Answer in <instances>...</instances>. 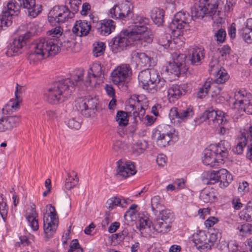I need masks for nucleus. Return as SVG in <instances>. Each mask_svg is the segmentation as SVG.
<instances>
[{
  "instance_id": "nucleus-54",
  "label": "nucleus",
  "mask_w": 252,
  "mask_h": 252,
  "mask_svg": "<svg viewBox=\"0 0 252 252\" xmlns=\"http://www.w3.org/2000/svg\"><path fill=\"white\" fill-rule=\"evenodd\" d=\"M8 210V207L5 201L4 200L2 196H0V214L3 217L6 215Z\"/></svg>"
},
{
  "instance_id": "nucleus-28",
  "label": "nucleus",
  "mask_w": 252,
  "mask_h": 252,
  "mask_svg": "<svg viewBox=\"0 0 252 252\" xmlns=\"http://www.w3.org/2000/svg\"><path fill=\"white\" fill-rule=\"evenodd\" d=\"M28 42L21 35L14 39L13 42L7 47L6 54L8 56H15L22 53L23 47Z\"/></svg>"
},
{
  "instance_id": "nucleus-15",
  "label": "nucleus",
  "mask_w": 252,
  "mask_h": 252,
  "mask_svg": "<svg viewBox=\"0 0 252 252\" xmlns=\"http://www.w3.org/2000/svg\"><path fill=\"white\" fill-rule=\"evenodd\" d=\"M104 78V73L102 66L99 63H95L88 70L84 84L86 87L94 86L96 84L103 82Z\"/></svg>"
},
{
  "instance_id": "nucleus-24",
  "label": "nucleus",
  "mask_w": 252,
  "mask_h": 252,
  "mask_svg": "<svg viewBox=\"0 0 252 252\" xmlns=\"http://www.w3.org/2000/svg\"><path fill=\"white\" fill-rule=\"evenodd\" d=\"M202 162L204 165L210 167L217 166L219 165V163H222L220 159H219V158L212 147L210 149L204 150Z\"/></svg>"
},
{
  "instance_id": "nucleus-18",
  "label": "nucleus",
  "mask_w": 252,
  "mask_h": 252,
  "mask_svg": "<svg viewBox=\"0 0 252 252\" xmlns=\"http://www.w3.org/2000/svg\"><path fill=\"white\" fill-rule=\"evenodd\" d=\"M191 19L188 13L184 11L178 12L175 15L173 20L169 24V28L173 32L176 30H181L185 25L189 23Z\"/></svg>"
},
{
  "instance_id": "nucleus-52",
  "label": "nucleus",
  "mask_w": 252,
  "mask_h": 252,
  "mask_svg": "<svg viewBox=\"0 0 252 252\" xmlns=\"http://www.w3.org/2000/svg\"><path fill=\"white\" fill-rule=\"evenodd\" d=\"M126 148V144L121 140H116L112 146L113 150L117 153H122Z\"/></svg>"
},
{
  "instance_id": "nucleus-56",
  "label": "nucleus",
  "mask_w": 252,
  "mask_h": 252,
  "mask_svg": "<svg viewBox=\"0 0 252 252\" xmlns=\"http://www.w3.org/2000/svg\"><path fill=\"white\" fill-rule=\"evenodd\" d=\"M237 229L239 230L240 234L244 235L251 231V226L249 223H245L238 226Z\"/></svg>"
},
{
  "instance_id": "nucleus-38",
  "label": "nucleus",
  "mask_w": 252,
  "mask_h": 252,
  "mask_svg": "<svg viewBox=\"0 0 252 252\" xmlns=\"http://www.w3.org/2000/svg\"><path fill=\"white\" fill-rule=\"evenodd\" d=\"M219 182L224 187H227L232 180L231 175L227 170L222 168L219 170Z\"/></svg>"
},
{
  "instance_id": "nucleus-39",
  "label": "nucleus",
  "mask_w": 252,
  "mask_h": 252,
  "mask_svg": "<svg viewBox=\"0 0 252 252\" xmlns=\"http://www.w3.org/2000/svg\"><path fill=\"white\" fill-rule=\"evenodd\" d=\"M151 17L158 26L161 25L164 22V12L162 9L154 8L151 11Z\"/></svg>"
},
{
  "instance_id": "nucleus-31",
  "label": "nucleus",
  "mask_w": 252,
  "mask_h": 252,
  "mask_svg": "<svg viewBox=\"0 0 252 252\" xmlns=\"http://www.w3.org/2000/svg\"><path fill=\"white\" fill-rule=\"evenodd\" d=\"M239 33L246 42L252 43V18L247 19L245 27L240 30Z\"/></svg>"
},
{
  "instance_id": "nucleus-37",
  "label": "nucleus",
  "mask_w": 252,
  "mask_h": 252,
  "mask_svg": "<svg viewBox=\"0 0 252 252\" xmlns=\"http://www.w3.org/2000/svg\"><path fill=\"white\" fill-rule=\"evenodd\" d=\"M126 12V14L123 11V9L120 7L116 5L111 8L109 12V16L115 19H120L125 20L127 16H128V11Z\"/></svg>"
},
{
  "instance_id": "nucleus-7",
  "label": "nucleus",
  "mask_w": 252,
  "mask_h": 252,
  "mask_svg": "<svg viewBox=\"0 0 252 252\" xmlns=\"http://www.w3.org/2000/svg\"><path fill=\"white\" fill-rule=\"evenodd\" d=\"M159 214L154 220L153 228L158 232L166 233L170 230L171 224L174 221L173 212L168 209L160 210Z\"/></svg>"
},
{
  "instance_id": "nucleus-13",
  "label": "nucleus",
  "mask_w": 252,
  "mask_h": 252,
  "mask_svg": "<svg viewBox=\"0 0 252 252\" xmlns=\"http://www.w3.org/2000/svg\"><path fill=\"white\" fill-rule=\"evenodd\" d=\"M234 98V104L238 107L240 112H245L248 114H252V95L250 93L247 92L245 90H240L235 92Z\"/></svg>"
},
{
  "instance_id": "nucleus-29",
  "label": "nucleus",
  "mask_w": 252,
  "mask_h": 252,
  "mask_svg": "<svg viewBox=\"0 0 252 252\" xmlns=\"http://www.w3.org/2000/svg\"><path fill=\"white\" fill-rule=\"evenodd\" d=\"M212 148L222 162L227 158L228 155L229 150L230 149V145L228 142L225 140H221L216 146H212Z\"/></svg>"
},
{
  "instance_id": "nucleus-62",
  "label": "nucleus",
  "mask_w": 252,
  "mask_h": 252,
  "mask_svg": "<svg viewBox=\"0 0 252 252\" xmlns=\"http://www.w3.org/2000/svg\"><path fill=\"white\" fill-rule=\"evenodd\" d=\"M230 51V48L228 45H224L220 50V54L222 57L229 55Z\"/></svg>"
},
{
  "instance_id": "nucleus-2",
  "label": "nucleus",
  "mask_w": 252,
  "mask_h": 252,
  "mask_svg": "<svg viewBox=\"0 0 252 252\" xmlns=\"http://www.w3.org/2000/svg\"><path fill=\"white\" fill-rule=\"evenodd\" d=\"M56 41V40L46 38L37 39L33 44L34 51L32 52L28 57L30 64L34 65L43 60L45 56H54L58 53L59 47L54 43Z\"/></svg>"
},
{
  "instance_id": "nucleus-40",
  "label": "nucleus",
  "mask_w": 252,
  "mask_h": 252,
  "mask_svg": "<svg viewBox=\"0 0 252 252\" xmlns=\"http://www.w3.org/2000/svg\"><path fill=\"white\" fill-rule=\"evenodd\" d=\"M136 61L142 66H150L152 65L151 58L144 53H135Z\"/></svg>"
},
{
  "instance_id": "nucleus-6",
  "label": "nucleus",
  "mask_w": 252,
  "mask_h": 252,
  "mask_svg": "<svg viewBox=\"0 0 252 252\" xmlns=\"http://www.w3.org/2000/svg\"><path fill=\"white\" fill-rule=\"evenodd\" d=\"M178 136V132L174 128L169 125L162 124L153 130L152 138L156 140L158 147L163 148L168 145L174 137Z\"/></svg>"
},
{
  "instance_id": "nucleus-4",
  "label": "nucleus",
  "mask_w": 252,
  "mask_h": 252,
  "mask_svg": "<svg viewBox=\"0 0 252 252\" xmlns=\"http://www.w3.org/2000/svg\"><path fill=\"white\" fill-rule=\"evenodd\" d=\"M137 102L134 104H130L127 106L128 113L123 111H119L117 112L116 121L119 124L118 132L121 136L124 133L123 130H121L123 126H125L128 124V117L132 118L134 123H137L141 121L145 114V109L143 107L139 100V97H137Z\"/></svg>"
},
{
  "instance_id": "nucleus-59",
  "label": "nucleus",
  "mask_w": 252,
  "mask_h": 252,
  "mask_svg": "<svg viewBox=\"0 0 252 252\" xmlns=\"http://www.w3.org/2000/svg\"><path fill=\"white\" fill-rule=\"evenodd\" d=\"M232 204L235 210H239L243 206V204L241 202L240 198L238 197H235L232 199Z\"/></svg>"
},
{
  "instance_id": "nucleus-3",
  "label": "nucleus",
  "mask_w": 252,
  "mask_h": 252,
  "mask_svg": "<svg viewBox=\"0 0 252 252\" xmlns=\"http://www.w3.org/2000/svg\"><path fill=\"white\" fill-rule=\"evenodd\" d=\"M149 22V19L146 17L137 16L134 18L132 28L127 30L132 40L138 41L142 44L144 43V46L152 42L153 35L146 27Z\"/></svg>"
},
{
  "instance_id": "nucleus-17",
  "label": "nucleus",
  "mask_w": 252,
  "mask_h": 252,
  "mask_svg": "<svg viewBox=\"0 0 252 252\" xmlns=\"http://www.w3.org/2000/svg\"><path fill=\"white\" fill-rule=\"evenodd\" d=\"M158 71L155 69H145L138 75L139 85L143 89L148 92L151 84L155 82L157 78Z\"/></svg>"
},
{
  "instance_id": "nucleus-42",
  "label": "nucleus",
  "mask_w": 252,
  "mask_h": 252,
  "mask_svg": "<svg viewBox=\"0 0 252 252\" xmlns=\"http://www.w3.org/2000/svg\"><path fill=\"white\" fill-rule=\"evenodd\" d=\"M249 133H243L241 137L239 138V142L237 145L233 148L234 153L237 154H241L243 151L244 148L246 146L247 143V139L246 138V134Z\"/></svg>"
},
{
  "instance_id": "nucleus-61",
  "label": "nucleus",
  "mask_w": 252,
  "mask_h": 252,
  "mask_svg": "<svg viewBox=\"0 0 252 252\" xmlns=\"http://www.w3.org/2000/svg\"><path fill=\"white\" fill-rule=\"evenodd\" d=\"M218 220L215 217H211L205 220L204 224L207 227H210L218 222Z\"/></svg>"
},
{
  "instance_id": "nucleus-44",
  "label": "nucleus",
  "mask_w": 252,
  "mask_h": 252,
  "mask_svg": "<svg viewBox=\"0 0 252 252\" xmlns=\"http://www.w3.org/2000/svg\"><path fill=\"white\" fill-rule=\"evenodd\" d=\"M37 33V29L36 26L33 23H30L27 25V31L21 35L28 41L34 35Z\"/></svg>"
},
{
  "instance_id": "nucleus-19",
  "label": "nucleus",
  "mask_w": 252,
  "mask_h": 252,
  "mask_svg": "<svg viewBox=\"0 0 252 252\" xmlns=\"http://www.w3.org/2000/svg\"><path fill=\"white\" fill-rule=\"evenodd\" d=\"M118 169L117 174L124 178H127L136 174V170L134 162L130 160L122 161L119 160L117 162Z\"/></svg>"
},
{
  "instance_id": "nucleus-41",
  "label": "nucleus",
  "mask_w": 252,
  "mask_h": 252,
  "mask_svg": "<svg viewBox=\"0 0 252 252\" xmlns=\"http://www.w3.org/2000/svg\"><path fill=\"white\" fill-rule=\"evenodd\" d=\"M126 203L125 200H122L117 196H113L107 200L106 203V207L109 210H112L116 206L123 207Z\"/></svg>"
},
{
  "instance_id": "nucleus-43",
  "label": "nucleus",
  "mask_w": 252,
  "mask_h": 252,
  "mask_svg": "<svg viewBox=\"0 0 252 252\" xmlns=\"http://www.w3.org/2000/svg\"><path fill=\"white\" fill-rule=\"evenodd\" d=\"M214 75L215 76V82L217 84L224 83L229 77L224 69H220Z\"/></svg>"
},
{
  "instance_id": "nucleus-63",
  "label": "nucleus",
  "mask_w": 252,
  "mask_h": 252,
  "mask_svg": "<svg viewBox=\"0 0 252 252\" xmlns=\"http://www.w3.org/2000/svg\"><path fill=\"white\" fill-rule=\"evenodd\" d=\"M166 161V156L163 154L157 157V162L159 166H163Z\"/></svg>"
},
{
  "instance_id": "nucleus-23",
  "label": "nucleus",
  "mask_w": 252,
  "mask_h": 252,
  "mask_svg": "<svg viewBox=\"0 0 252 252\" xmlns=\"http://www.w3.org/2000/svg\"><path fill=\"white\" fill-rule=\"evenodd\" d=\"M205 56L204 50L201 47L195 46L189 50L188 58L192 65H199Z\"/></svg>"
},
{
  "instance_id": "nucleus-33",
  "label": "nucleus",
  "mask_w": 252,
  "mask_h": 252,
  "mask_svg": "<svg viewBox=\"0 0 252 252\" xmlns=\"http://www.w3.org/2000/svg\"><path fill=\"white\" fill-rule=\"evenodd\" d=\"M185 92L182 87L177 84L172 85L167 90L168 97L170 101L179 99Z\"/></svg>"
},
{
  "instance_id": "nucleus-36",
  "label": "nucleus",
  "mask_w": 252,
  "mask_h": 252,
  "mask_svg": "<svg viewBox=\"0 0 252 252\" xmlns=\"http://www.w3.org/2000/svg\"><path fill=\"white\" fill-rule=\"evenodd\" d=\"M200 199L204 203H208L216 198L215 192L212 189L205 188L201 191Z\"/></svg>"
},
{
  "instance_id": "nucleus-34",
  "label": "nucleus",
  "mask_w": 252,
  "mask_h": 252,
  "mask_svg": "<svg viewBox=\"0 0 252 252\" xmlns=\"http://www.w3.org/2000/svg\"><path fill=\"white\" fill-rule=\"evenodd\" d=\"M205 6L202 0L199 1V3H195L191 8V17L202 18L205 15H207Z\"/></svg>"
},
{
  "instance_id": "nucleus-35",
  "label": "nucleus",
  "mask_w": 252,
  "mask_h": 252,
  "mask_svg": "<svg viewBox=\"0 0 252 252\" xmlns=\"http://www.w3.org/2000/svg\"><path fill=\"white\" fill-rule=\"evenodd\" d=\"M204 4L205 5L206 13L207 15L212 16L216 13L218 3L217 0H202Z\"/></svg>"
},
{
  "instance_id": "nucleus-45",
  "label": "nucleus",
  "mask_w": 252,
  "mask_h": 252,
  "mask_svg": "<svg viewBox=\"0 0 252 252\" xmlns=\"http://www.w3.org/2000/svg\"><path fill=\"white\" fill-rule=\"evenodd\" d=\"M93 46V53L95 57H98L104 54L106 47L105 43L102 42H96L94 43Z\"/></svg>"
},
{
  "instance_id": "nucleus-30",
  "label": "nucleus",
  "mask_w": 252,
  "mask_h": 252,
  "mask_svg": "<svg viewBox=\"0 0 252 252\" xmlns=\"http://www.w3.org/2000/svg\"><path fill=\"white\" fill-rule=\"evenodd\" d=\"M168 87V83L163 78H161L157 72V78L155 82L151 84L148 93L155 94L157 92H164Z\"/></svg>"
},
{
  "instance_id": "nucleus-8",
  "label": "nucleus",
  "mask_w": 252,
  "mask_h": 252,
  "mask_svg": "<svg viewBox=\"0 0 252 252\" xmlns=\"http://www.w3.org/2000/svg\"><path fill=\"white\" fill-rule=\"evenodd\" d=\"M218 239V234L215 233H207L199 231L192 236V241L196 248L201 252L207 251L211 249Z\"/></svg>"
},
{
  "instance_id": "nucleus-58",
  "label": "nucleus",
  "mask_w": 252,
  "mask_h": 252,
  "mask_svg": "<svg viewBox=\"0 0 252 252\" xmlns=\"http://www.w3.org/2000/svg\"><path fill=\"white\" fill-rule=\"evenodd\" d=\"M68 126L71 129H77L80 127V123L75 121L74 119H70L68 122Z\"/></svg>"
},
{
  "instance_id": "nucleus-26",
  "label": "nucleus",
  "mask_w": 252,
  "mask_h": 252,
  "mask_svg": "<svg viewBox=\"0 0 252 252\" xmlns=\"http://www.w3.org/2000/svg\"><path fill=\"white\" fill-rule=\"evenodd\" d=\"M183 56L184 55L179 56L176 61L170 63L167 66V70L176 76H179L181 73H186L188 68L186 65L185 61L182 60L181 62L179 61L180 59H182Z\"/></svg>"
},
{
  "instance_id": "nucleus-21",
  "label": "nucleus",
  "mask_w": 252,
  "mask_h": 252,
  "mask_svg": "<svg viewBox=\"0 0 252 252\" xmlns=\"http://www.w3.org/2000/svg\"><path fill=\"white\" fill-rule=\"evenodd\" d=\"M20 122V117L18 116H1L0 119V132L11 131L18 126Z\"/></svg>"
},
{
  "instance_id": "nucleus-14",
  "label": "nucleus",
  "mask_w": 252,
  "mask_h": 252,
  "mask_svg": "<svg viewBox=\"0 0 252 252\" xmlns=\"http://www.w3.org/2000/svg\"><path fill=\"white\" fill-rule=\"evenodd\" d=\"M98 98L91 96L78 102L76 107L82 115L86 118L94 117L97 111Z\"/></svg>"
},
{
  "instance_id": "nucleus-11",
  "label": "nucleus",
  "mask_w": 252,
  "mask_h": 252,
  "mask_svg": "<svg viewBox=\"0 0 252 252\" xmlns=\"http://www.w3.org/2000/svg\"><path fill=\"white\" fill-rule=\"evenodd\" d=\"M23 5L18 4L15 1H10L7 3L0 15V30L11 25L13 17L17 16Z\"/></svg>"
},
{
  "instance_id": "nucleus-53",
  "label": "nucleus",
  "mask_w": 252,
  "mask_h": 252,
  "mask_svg": "<svg viewBox=\"0 0 252 252\" xmlns=\"http://www.w3.org/2000/svg\"><path fill=\"white\" fill-rule=\"evenodd\" d=\"M68 252H83V250L80 247L77 239H74L71 241Z\"/></svg>"
},
{
  "instance_id": "nucleus-22",
  "label": "nucleus",
  "mask_w": 252,
  "mask_h": 252,
  "mask_svg": "<svg viewBox=\"0 0 252 252\" xmlns=\"http://www.w3.org/2000/svg\"><path fill=\"white\" fill-rule=\"evenodd\" d=\"M224 113L220 110H206L202 115V117L212 121L214 124L218 125H224L226 123V119L224 116Z\"/></svg>"
},
{
  "instance_id": "nucleus-51",
  "label": "nucleus",
  "mask_w": 252,
  "mask_h": 252,
  "mask_svg": "<svg viewBox=\"0 0 252 252\" xmlns=\"http://www.w3.org/2000/svg\"><path fill=\"white\" fill-rule=\"evenodd\" d=\"M219 170L208 172L207 174V184H214L219 182Z\"/></svg>"
},
{
  "instance_id": "nucleus-55",
  "label": "nucleus",
  "mask_w": 252,
  "mask_h": 252,
  "mask_svg": "<svg viewBox=\"0 0 252 252\" xmlns=\"http://www.w3.org/2000/svg\"><path fill=\"white\" fill-rule=\"evenodd\" d=\"M215 36L217 38V41L220 43H222L224 41L226 37L225 31L221 29H220L216 33H215Z\"/></svg>"
},
{
  "instance_id": "nucleus-47",
  "label": "nucleus",
  "mask_w": 252,
  "mask_h": 252,
  "mask_svg": "<svg viewBox=\"0 0 252 252\" xmlns=\"http://www.w3.org/2000/svg\"><path fill=\"white\" fill-rule=\"evenodd\" d=\"M77 22L81 32V35H87L91 29V24L86 21L79 20L77 21Z\"/></svg>"
},
{
  "instance_id": "nucleus-32",
  "label": "nucleus",
  "mask_w": 252,
  "mask_h": 252,
  "mask_svg": "<svg viewBox=\"0 0 252 252\" xmlns=\"http://www.w3.org/2000/svg\"><path fill=\"white\" fill-rule=\"evenodd\" d=\"M37 217L38 214L35 210V206L34 204H32L31 206L30 211L27 214L26 219L32 229L34 231L37 230L39 228Z\"/></svg>"
},
{
  "instance_id": "nucleus-5",
  "label": "nucleus",
  "mask_w": 252,
  "mask_h": 252,
  "mask_svg": "<svg viewBox=\"0 0 252 252\" xmlns=\"http://www.w3.org/2000/svg\"><path fill=\"white\" fill-rule=\"evenodd\" d=\"M72 11L65 6H55L48 14V21L51 24L63 23L68 19L74 17L77 13L81 4V0H68Z\"/></svg>"
},
{
  "instance_id": "nucleus-25",
  "label": "nucleus",
  "mask_w": 252,
  "mask_h": 252,
  "mask_svg": "<svg viewBox=\"0 0 252 252\" xmlns=\"http://www.w3.org/2000/svg\"><path fill=\"white\" fill-rule=\"evenodd\" d=\"M115 22L112 20H104L99 21L95 25V29L100 35L107 36L115 29Z\"/></svg>"
},
{
  "instance_id": "nucleus-48",
  "label": "nucleus",
  "mask_w": 252,
  "mask_h": 252,
  "mask_svg": "<svg viewBox=\"0 0 252 252\" xmlns=\"http://www.w3.org/2000/svg\"><path fill=\"white\" fill-rule=\"evenodd\" d=\"M129 234L127 229L125 228L121 232L112 235V240H116L118 243L122 242Z\"/></svg>"
},
{
  "instance_id": "nucleus-57",
  "label": "nucleus",
  "mask_w": 252,
  "mask_h": 252,
  "mask_svg": "<svg viewBox=\"0 0 252 252\" xmlns=\"http://www.w3.org/2000/svg\"><path fill=\"white\" fill-rule=\"evenodd\" d=\"M222 88L214 84L211 89V96L212 97H217L220 94Z\"/></svg>"
},
{
  "instance_id": "nucleus-20",
  "label": "nucleus",
  "mask_w": 252,
  "mask_h": 252,
  "mask_svg": "<svg viewBox=\"0 0 252 252\" xmlns=\"http://www.w3.org/2000/svg\"><path fill=\"white\" fill-rule=\"evenodd\" d=\"M194 114L192 108L189 107L185 110H178L177 108H173L170 110L169 116L171 121L174 120V123L176 122L179 123L185 122L188 119L191 118Z\"/></svg>"
},
{
  "instance_id": "nucleus-50",
  "label": "nucleus",
  "mask_w": 252,
  "mask_h": 252,
  "mask_svg": "<svg viewBox=\"0 0 252 252\" xmlns=\"http://www.w3.org/2000/svg\"><path fill=\"white\" fill-rule=\"evenodd\" d=\"M219 61L217 58H213L209 63V71L210 74L215 75L220 69Z\"/></svg>"
},
{
  "instance_id": "nucleus-46",
  "label": "nucleus",
  "mask_w": 252,
  "mask_h": 252,
  "mask_svg": "<svg viewBox=\"0 0 252 252\" xmlns=\"http://www.w3.org/2000/svg\"><path fill=\"white\" fill-rule=\"evenodd\" d=\"M160 200V197L158 195H156L151 199L152 210L155 213L159 211L163 207Z\"/></svg>"
},
{
  "instance_id": "nucleus-49",
  "label": "nucleus",
  "mask_w": 252,
  "mask_h": 252,
  "mask_svg": "<svg viewBox=\"0 0 252 252\" xmlns=\"http://www.w3.org/2000/svg\"><path fill=\"white\" fill-rule=\"evenodd\" d=\"M171 41V36L170 34L168 33L161 35L158 38L159 44L166 48L169 46Z\"/></svg>"
},
{
  "instance_id": "nucleus-10",
  "label": "nucleus",
  "mask_w": 252,
  "mask_h": 252,
  "mask_svg": "<svg viewBox=\"0 0 252 252\" xmlns=\"http://www.w3.org/2000/svg\"><path fill=\"white\" fill-rule=\"evenodd\" d=\"M63 30L59 26H57L55 28L48 31L47 32L48 37H45L46 39L56 40L54 42L59 47L58 52L62 48L64 50H69L74 45V37L67 38L63 36Z\"/></svg>"
},
{
  "instance_id": "nucleus-60",
  "label": "nucleus",
  "mask_w": 252,
  "mask_h": 252,
  "mask_svg": "<svg viewBox=\"0 0 252 252\" xmlns=\"http://www.w3.org/2000/svg\"><path fill=\"white\" fill-rule=\"evenodd\" d=\"M133 148L134 150H137L138 153H142L145 146L141 141H138L133 144Z\"/></svg>"
},
{
  "instance_id": "nucleus-27",
  "label": "nucleus",
  "mask_w": 252,
  "mask_h": 252,
  "mask_svg": "<svg viewBox=\"0 0 252 252\" xmlns=\"http://www.w3.org/2000/svg\"><path fill=\"white\" fill-rule=\"evenodd\" d=\"M23 8L28 9L30 16L36 17L41 12V5L36 4L35 0H17Z\"/></svg>"
},
{
  "instance_id": "nucleus-64",
  "label": "nucleus",
  "mask_w": 252,
  "mask_h": 252,
  "mask_svg": "<svg viewBox=\"0 0 252 252\" xmlns=\"http://www.w3.org/2000/svg\"><path fill=\"white\" fill-rule=\"evenodd\" d=\"M91 9V6L88 3H84L82 6V10L80 13L82 15L86 16L87 15L88 12Z\"/></svg>"
},
{
  "instance_id": "nucleus-1",
  "label": "nucleus",
  "mask_w": 252,
  "mask_h": 252,
  "mask_svg": "<svg viewBox=\"0 0 252 252\" xmlns=\"http://www.w3.org/2000/svg\"><path fill=\"white\" fill-rule=\"evenodd\" d=\"M83 71H80L78 74L73 75L71 78H65L54 82L45 91L44 96L49 103L57 104L68 99L75 85L82 81Z\"/></svg>"
},
{
  "instance_id": "nucleus-9",
  "label": "nucleus",
  "mask_w": 252,
  "mask_h": 252,
  "mask_svg": "<svg viewBox=\"0 0 252 252\" xmlns=\"http://www.w3.org/2000/svg\"><path fill=\"white\" fill-rule=\"evenodd\" d=\"M46 208L49 209V213L43 216V227L45 237L47 240L53 237L56 231L59 224V219L54 207L48 205Z\"/></svg>"
},
{
  "instance_id": "nucleus-12",
  "label": "nucleus",
  "mask_w": 252,
  "mask_h": 252,
  "mask_svg": "<svg viewBox=\"0 0 252 252\" xmlns=\"http://www.w3.org/2000/svg\"><path fill=\"white\" fill-rule=\"evenodd\" d=\"M132 74L130 65L122 64L117 66L111 72V77L113 83L120 86H124L127 83L128 78Z\"/></svg>"
},
{
  "instance_id": "nucleus-16",
  "label": "nucleus",
  "mask_w": 252,
  "mask_h": 252,
  "mask_svg": "<svg viewBox=\"0 0 252 252\" xmlns=\"http://www.w3.org/2000/svg\"><path fill=\"white\" fill-rule=\"evenodd\" d=\"M130 41L133 40L130 36V33L128 30H125L121 32L117 36L113 38L110 45L113 52L118 53L128 46Z\"/></svg>"
}]
</instances>
